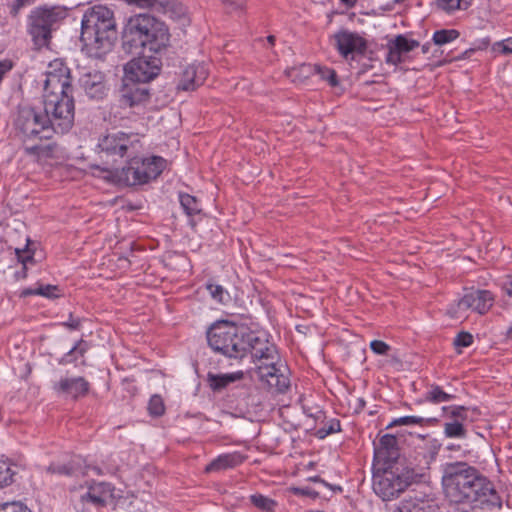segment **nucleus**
I'll return each mask as SVG.
<instances>
[{
    "mask_svg": "<svg viewBox=\"0 0 512 512\" xmlns=\"http://www.w3.org/2000/svg\"><path fill=\"white\" fill-rule=\"evenodd\" d=\"M79 85L85 94L93 100L103 99L108 92L105 75L97 70L83 73L79 78Z\"/></svg>",
    "mask_w": 512,
    "mask_h": 512,
    "instance_id": "14",
    "label": "nucleus"
},
{
    "mask_svg": "<svg viewBox=\"0 0 512 512\" xmlns=\"http://www.w3.org/2000/svg\"><path fill=\"white\" fill-rule=\"evenodd\" d=\"M442 485L450 502L468 504L483 510L501 507L500 497L492 483L465 462L448 464L442 476Z\"/></svg>",
    "mask_w": 512,
    "mask_h": 512,
    "instance_id": "2",
    "label": "nucleus"
},
{
    "mask_svg": "<svg viewBox=\"0 0 512 512\" xmlns=\"http://www.w3.org/2000/svg\"><path fill=\"white\" fill-rule=\"evenodd\" d=\"M50 152H51L50 145H47V146L34 145V146H30V147H25V153L28 155L48 156Z\"/></svg>",
    "mask_w": 512,
    "mask_h": 512,
    "instance_id": "42",
    "label": "nucleus"
},
{
    "mask_svg": "<svg viewBox=\"0 0 512 512\" xmlns=\"http://www.w3.org/2000/svg\"><path fill=\"white\" fill-rule=\"evenodd\" d=\"M62 325L70 330H77L80 327V319H74L72 313H70L68 321L63 322Z\"/></svg>",
    "mask_w": 512,
    "mask_h": 512,
    "instance_id": "47",
    "label": "nucleus"
},
{
    "mask_svg": "<svg viewBox=\"0 0 512 512\" xmlns=\"http://www.w3.org/2000/svg\"><path fill=\"white\" fill-rule=\"evenodd\" d=\"M210 348L228 358L242 359L250 353L258 379L276 392L288 389L286 367L280 363L276 346L260 336L228 321H218L207 331Z\"/></svg>",
    "mask_w": 512,
    "mask_h": 512,
    "instance_id": "1",
    "label": "nucleus"
},
{
    "mask_svg": "<svg viewBox=\"0 0 512 512\" xmlns=\"http://www.w3.org/2000/svg\"><path fill=\"white\" fill-rule=\"evenodd\" d=\"M414 469L401 463L385 466L382 473L373 476V490L384 501L391 500L405 491L417 479Z\"/></svg>",
    "mask_w": 512,
    "mask_h": 512,
    "instance_id": "9",
    "label": "nucleus"
},
{
    "mask_svg": "<svg viewBox=\"0 0 512 512\" xmlns=\"http://www.w3.org/2000/svg\"><path fill=\"white\" fill-rule=\"evenodd\" d=\"M437 7L451 14L456 10H466L470 7L472 0H435Z\"/></svg>",
    "mask_w": 512,
    "mask_h": 512,
    "instance_id": "26",
    "label": "nucleus"
},
{
    "mask_svg": "<svg viewBox=\"0 0 512 512\" xmlns=\"http://www.w3.org/2000/svg\"><path fill=\"white\" fill-rule=\"evenodd\" d=\"M472 342H473V337H472V335L470 333H468V332H460L455 337V339L453 341V344L456 347H468V346H470L472 344Z\"/></svg>",
    "mask_w": 512,
    "mask_h": 512,
    "instance_id": "41",
    "label": "nucleus"
},
{
    "mask_svg": "<svg viewBox=\"0 0 512 512\" xmlns=\"http://www.w3.org/2000/svg\"><path fill=\"white\" fill-rule=\"evenodd\" d=\"M14 474L15 472L12 470L11 465L4 460H0V487L10 485Z\"/></svg>",
    "mask_w": 512,
    "mask_h": 512,
    "instance_id": "34",
    "label": "nucleus"
},
{
    "mask_svg": "<svg viewBox=\"0 0 512 512\" xmlns=\"http://www.w3.org/2000/svg\"><path fill=\"white\" fill-rule=\"evenodd\" d=\"M338 431H340V422L338 420H332L327 428L323 427L319 429L317 434L319 435L320 438H324L327 435Z\"/></svg>",
    "mask_w": 512,
    "mask_h": 512,
    "instance_id": "45",
    "label": "nucleus"
},
{
    "mask_svg": "<svg viewBox=\"0 0 512 512\" xmlns=\"http://www.w3.org/2000/svg\"><path fill=\"white\" fill-rule=\"evenodd\" d=\"M370 348L377 355H386L390 350V346L381 340H373Z\"/></svg>",
    "mask_w": 512,
    "mask_h": 512,
    "instance_id": "43",
    "label": "nucleus"
},
{
    "mask_svg": "<svg viewBox=\"0 0 512 512\" xmlns=\"http://www.w3.org/2000/svg\"><path fill=\"white\" fill-rule=\"evenodd\" d=\"M493 50L500 51L502 54H512V37L496 42Z\"/></svg>",
    "mask_w": 512,
    "mask_h": 512,
    "instance_id": "44",
    "label": "nucleus"
},
{
    "mask_svg": "<svg viewBox=\"0 0 512 512\" xmlns=\"http://www.w3.org/2000/svg\"><path fill=\"white\" fill-rule=\"evenodd\" d=\"M266 39H267V42H268V44H269L270 46H273V45L275 44V40H276V39H275V36H273V35H269Z\"/></svg>",
    "mask_w": 512,
    "mask_h": 512,
    "instance_id": "52",
    "label": "nucleus"
},
{
    "mask_svg": "<svg viewBox=\"0 0 512 512\" xmlns=\"http://www.w3.org/2000/svg\"><path fill=\"white\" fill-rule=\"evenodd\" d=\"M148 411L152 416H161L165 411L163 399L160 395H153L148 403Z\"/></svg>",
    "mask_w": 512,
    "mask_h": 512,
    "instance_id": "36",
    "label": "nucleus"
},
{
    "mask_svg": "<svg viewBox=\"0 0 512 512\" xmlns=\"http://www.w3.org/2000/svg\"><path fill=\"white\" fill-rule=\"evenodd\" d=\"M43 104L46 112L57 119L62 133L67 132L74 120V98L70 69L60 61L49 65L43 85Z\"/></svg>",
    "mask_w": 512,
    "mask_h": 512,
    "instance_id": "3",
    "label": "nucleus"
},
{
    "mask_svg": "<svg viewBox=\"0 0 512 512\" xmlns=\"http://www.w3.org/2000/svg\"><path fill=\"white\" fill-rule=\"evenodd\" d=\"M393 512H435L433 507L423 502H417L413 499H404Z\"/></svg>",
    "mask_w": 512,
    "mask_h": 512,
    "instance_id": "23",
    "label": "nucleus"
},
{
    "mask_svg": "<svg viewBox=\"0 0 512 512\" xmlns=\"http://www.w3.org/2000/svg\"><path fill=\"white\" fill-rule=\"evenodd\" d=\"M89 466L85 464V460L78 455L71 457L68 463H51L47 467V471L52 474H60L66 476L86 475Z\"/></svg>",
    "mask_w": 512,
    "mask_h": 512,
    "instance_id": "19",
    "label": "nucleus"
},
{
    "mask_svg": "<svg viewBox=\"0 0 512 512\" xmlns=\"http://www.w3.org/2000/svg\"><path fill=\"white\" fill-rule=\"evenodd\" d=\"M179 201H180V204H181L184 212L188 216H194L201 212V206L196 197H194L190 194L180 193Z\"/></svg>",
    "mask_w": 512,
    "mask_h": 512,
    "instance_id": "28",
    "label": "nucleus"
},
{
    "mask_svg": "<svg viewBox=\"0 0 512 512\" xmlns=\"http://www.w3.org/2000/svg\"><path fill=\"white\" fill-rule=\"evenodd\" d=\"M443 433L450 439H465L468 434L465 424L457 421H447L444 424Z\"/></svg>",
    "mask_w": 512,
    "mask_h": 512,
    "instance_id": "24",
    "label": "nucleus"
},
{
    "mask_svg": "<svg viewBox=\"0 0 512 512\" xmlns=\"http://www.w3.org/2000/svg\"><path fill=\"white\" fill-rule=\"evenodd\" d=\"M243 461L244 457L238 452L221 454L206 466L205 472H220L234 468L240 465Z\"/></svg>",
    "mask_w": 512,
    "mask_h": 512,
    "instance_id": "21",
    "label": "nucleus"
},
{
    "mask_svg": "<svg viewBox=\"0 0 512 512\" xmlns=\"http://www.w3.org/2000/svg\"><path fill=\"white\" fill-rule=\"evenodd\" d=\"M166 161L160 156L128 157L127 165L122 168H105L112 177L129 186L142 185L156 179L165 169Z\"/></svg>",
    "mask_w": 512,
    "mask_h": 512,
    "instance_id": "7",
    "label": "nucleus"
},
{
    "mask_svg": "<svg viewBox=\"0 0 512 512\" xmlns=\"http://www.w3.org/2000/svg\"><path fill=\"white\" fill-rule=\"evenodd\" d=\"M459 35L455 29H442L434 32L432 40L435 45L442 46L456 40Z\"/></svg>",
    "mask_w": 512,
    "mask_h": 512,
    "instance_id": "31",
    "label": "nucleus"
},
{
    "mask_svg": "<svg viewBox=\"0 0 512 512\" xmlns=\"http://www.w3.org/2000/svg\"><path fill=\"white\" fill-rule=\"evenodd\" d=\"M154 0H127L129 4H136L140 7H149Z\"/></svg>",
    "mask_w": 512,
    "mask_h": 512,
    "instance_id": "50",
    "label": "nucleus"
},
{
    "mask_svg": "<svg viewBox=\"0 0 512 512\" xmlns=\"http://www.w3.org/2000/svg\"><path fill=\"white\" fill-rule=\"evenodd\" d=\"M392 43L401 53H408L419 46L418 41L408 39L404 35L396 36Z\"/></svg>",
    "mask_w": 512,
    "mask_h": 512,
    "instance_id": "33",
    "label": "nucleus"
},
{
    "mask_svg": "<svg viewBox=\"0 0 512 512\" xmlns=\"http://www.w3.org/2000/svg\"><path fill=\"white\" fill-rule=\"evenodd\" d=\"M206 288L211 297L219 303H225L229 298L228 292L221 285L208 283Z\"/></svg>",
    "mask_w": 512,
    "mask_h": 512,
    "instance_id": "35",
    "label": "nucleus"
},
{
    "mask_svg": "<svg viewBox=\"0 0 512 512\" xmlns=\"http://www.w3.org/2000/svg\"><path fill=\"white\" fill-rule=\"evenodd\" d=\"M244 376L242 371H237L228 374H208V382L212 390L220 391L225 388L228 384L242 379Z\"/></svg>",
    "mask_w": 512,
    "mask_h": 512,
    "instance_id": "22",
    "label": "nucleus"
},
{
    "mask_svg": "<svg viewBox=\"0 0 512 512\" xmlns=\"http://www.w3.org/2000/svg\"><path fill=\"white\" fill-rule=\"evenodd\" d=\"M442 410L447 413V417L450 421L465 423L468 418V408L465 406H444Z\"/></svg>",
    "mask_w": 512,
    "mask_h": 512,
    "instance_id": "32",
    "label": "nucleus"
},
{
    "mask_svg": "<svg viewBox=\"0 0 512 512\" xmlns=\"http://www.w3.org/2000/svg\"><path fill=\"white\" fill-rule=\"evenodd\" d=\"M374 457L377 461L383 462L384 465H394L398 462L399 449L397 446V438L391 434L383 435L378 444L374 448Z\"/></svg>",
    "mask_w": 512,
    "mask_h": 512,
    "instance_id": "16",
    "label": "nucleus"
},
{
    "mask_svg": "<svg viewBox=\"0 0 512 512\" xmlns=\"http://www.w3.org/2000/svg\"><path fill=\"white\" fill-rule=\"evenodd\" d=\"M341 1L344 2L348 6H353L356 2V0H341Z\"/></svg>",
    "mask_w": 512,
    "mask_h": 512,
    "instance_id": "53",
    "label": "nucleus"
},
{
    "mask_svg": "<svg viewBox=\"0 0 512 512\" xmlns=\"http://www.w3.org/2000/svg\"><path fill=\"white\" fill-rule=\"evenodd\" d=\"M454 398L453 395L446 393L438 385H431L430 389L425 393V401L438 404L442 402H448Z\"/></svg>",
    "mask_w": 512,
    "mask_h": 512,
    "instance_id": "29",
    "label": "nucleus"
},
{
    "mask_svg": "<svg viewBox=\"0 0 512 512\" xmlns=\"http://www.w3.org/2000/svg\"><path fill=\"white\" fill-rule=\"evenodd\" d=\"M331 44L346 59L351 54H363L367 47L366 40L360 34L346 29L333 34Z\"/></svg>",
    "mask_w": 512,
    "mask_h": 512,
    "instance_id": "13",
    "label": "nucleus"
},
{
    "mask_svg": "<svg viewBox=\"0 0 512 512\" xmlns=\"http://www.w3.org/2000/svg\"><path fill=\"white\" fill-rule=\"evenodd\" d=\"M24 0H14V3L11 5L10 14L13 17H17L20 10L24 7L23 6Z\"/></svg>",
    "mask_w": 512,
    "mask_h": 512,
    "instance_id": "49",
    "label": "nucleus"
},
{
    "mask_svg": "<svg viewBox=\"0 0 512 512\" xmlns=\"http://www.w3.org/2000/svg\"><path fill=\"white\" fill-rule=\"evenodd\" d=\"M506 293L512 297V275L507 276V281L504 284Z\"/></svg>",
    "mask_w": 512,
    "mask_h": 512,
    "instance_id": "51",
    "label": "nucleus"
},
{
    "mask_svg": "<svg viewBox=\"0 0 512 512\" xmlns=\"http://www.w3.org/2000/svg\"><path fill=\"white\" fill-rule=\"evenodd\" d=\"M401 55L402 53L398 51L394 44L391 42L389 46V52L387 54V62L398 64L402 61Z\"/></svg>",
    "mask_w": 512,
    "mask_h": 512,
    "instance_id": "46",
    "label": "nucleus"
},
{
    "mask_svg": "<svg viewBox=\"0 0 512 512\" xmlns=\"http://www.w3.org/2000/svg\"><path fill=\"white\" fill-rule=\"evenodd\" d=\"M58 291L59 289L55 285H39L35 289H24L21 292V296L27 297L30 295H40L49 299H53L59 297Z\"/></svg>",
    "mask_w": 512,
    "mask_h": 512,
    "instance_id": "27",
    "label": "nucleus"
},
{
    "mask_svg": "<svg viewBox=\"0 0 512 512\" xmlns=\"http://www.w3.org/2000/svg\"><path fill=\"white\" fill-rule=\"evenodd\" d=\"M169 40L165 23L147 13L130 17L122 32L123 49L133 55L144 54L145 50L161 53L167 48Z\"/></svg>",
    "mask_w": 512,
    "mask_h": 512,
    "instance_id": "4",
    "label": "nucleus"
},
{
    "mask_svg": "<svg viewBox=\"0 0 512 512\" xmlns=\"http://www.w3.org/2000/svg\"><path fill=\"white\" fill-rule=\"evenodd\" d=\"M507 336L512 339V327L508 330Z\"/></svg>",
    "mask_w": 512,
    "mask_h": 512,
    "instance_id": "56",
    "label": "nucleus"
},
{
    "mask_svg": "<svg viewBox=\"0 0 512 512\" xmlns=\"http://www.w3.org/2000/svg\"><path fill=\"white\" fill-rule=\"evenodd\" d=\"M0 512H31L18 502H7L0 505Z\"/></svg>",
    "mask_w": 512,
    "mask_h": 512,
    "instance_id": "40",
    "label": "nucleus"
},
{
    "mask_svg": "<svg viewBox=\"0 0 512 512\" xmlns=\"http://www.w3.org/2000/svg\"><path fill=\"white\" fill-rule=\"evenodd\" d=\"M149 96V89L146 85L132 82L124 84L120 90L118 102L122 108H132L147 102Z\"/></svg>",
    "mask_w": 512,
    "mask_h": 512,
    "instance_id": "15",
    "label": "nucleus"
},
{
    "mask_svg": "<svg viewBox=\"0 0 512 512\" xmlns=\"http://www.w3.org/2000/svg\"><path fill=\"white\" fill-rule=\"evenodd\" d=\"M53 389L58 394H64L74 399L85 396L89 391V383L83 377L61 378L53 384Z\"/></svg>",
    "mask_w": 512,
    "mask_h": 512,
    "instance_id": "17",
    "label": "nucleus"
},
{
    "mask_svg": "<svg viewBox=\"0 0 512 512\" xmlns=\"http://www.w3.org/2000/svg\"><path fill=\"white\" fill-rule=\"evenodd\" d=\"M30 239H27V244L24 248H16L15 254L18 258V260L23 264L24 268L29 262L33 261V253L29 249Z\"/></svg>",
    "mask_w": 512,
    "mask_h": 512,
    "instance_id": "39",
    "label": "nucleus"
},
{
    "mask_svg": "<svg viewBox=\"0 0 512 512\" xmlns=\"http://www.w3.org/2000/svg\"><path fill=\"white\" fill-rule=\"evenodd\" d=\"M221 2L234 10L242 9L245 3L244 0H221Z\"/></svg>",
    "mask_w": 512,
    "mask_h": 512,
    "instance_id": "48",
    "label": "nucleus"
},
{
    "mask_svg": "<svg viewBox=\"0 0 512 512\" xmlns=\"http://www.w3.org/2000/svg\"><path fill=\"white\" fill-rule=\"evenodd\" d=\"M250 501L255 507L264 512H273L277 506V502L274 499L262 494L251 495Z\"/></svg>",
    "mask_w": 512,
    "mask_h": 512,
    "instance_id": "30",
    "label": "nucleus"
},
{
    "mask_svg": "<svg viewBox=\"0 0 512 512\" xmlns=\"http://www.w3.org/2000/svg\"><path fill=\"white\" fill-rule=\"evenodd\" d=\"M494 297L488 290H475L465 294L458 300L456 305H452L448 313L451 317H458L459 312H465L469 309L479 313L485 314L493 306Z\"/></svg>",
    "mask_w": 512,
    "mask_h": 512,
    "instance_id": "12",
    "label": "nucleus"
},
{
    "mask_svg": "<svg viewBox=\"0 0 512 512\" xmlns=\"http://www.w3.org/2000/svg\"><path fill=\"white\" fill-rule=\"evenodd\" d=\"M358 403H359V408H361V409H362V408H364V406H365V401H364L362 398H359V399H358Z\"/></svg>",
    "mask_w": 512,
    "mask_h": 512,
    "instance_id": "55",
    "label": "nucleus"
},
{
    "mask_svg": "<svg viewBox=\"0 0 512 512\" xmlns=\"http://www.w3.org/2000/svg\"><path fill=\"white\" fill-rule=\"evenodd\" d=\"M65 10L59 7L40 6L34 8L27 18V33L35 49L48 47L52 33L65 18Z\"/></svg>",
    "mask_w": 512,
    "mask_h": 512,
    "instance_id": "8",
    "label": "nucleus"
},
{
    "mask_svg": "<svg viewBox=\"0 0 512 512\" xmlns=\"http://www.w3.org/2000/svg\"><path fill=\"white\" fill-rule=\"evenodd\" d=\"M207 77V71L202 65L188 66L182 75V79L178 83V89L188 91L194 90L199 85L203 84Z\"/></svg>",
    "mask_w": 512,
    "mask_h": 512,
    "instance_id": "20",
    "label": "nucleus"
},
{
    "mask_svg": "<svg viewBox=\"0 0 512 512\" xmlns=\"http://www.w3.org/2000/svg\"><path fill=\"white\" fill-rule=\"evenodd\" d=\"M80 39L92 57H104L117 39L114 12L103 5L87 9L81 21Z\"/></svg>",
    "mask_w": 512,
    "mask_h": 512,
    "instance_id": "5",
    "label": "nucleus"
},
{
    "mask_svg": "<svg viewBox=\"0 0 512 512\" xmlns=\"http://www.w3.org/2000/svg\"><path fill=\"white\" fill-rule=\"evenodd\" d=\"M316 74L323 80H326L331 86L338 85L337 74L334 69L316 66L315 67Z\"/></svg>",
    "mask_w": 512,
    "mask_h": 512,
    "instance_id": "37",
    "label": "nucleus"
},
{
    "mask_svg": "<svg viewBox=\"0 0 512 512\" xmlns=\"http://www.w3.org/2000/svg\"><path fill=\"white\" fill-rule=\"evenodd\" d=\"M89 349L87 341L79 340L59 361L60 364H69L75 361L78 357H84Z\"/></svg>",
    "mask_w": 512,
    "mask_h": 512,
    "instance_id": "25",
    "label": "nucleus"
},
{
    "mask_svg": "<svg viewBox=\"0 0 512 512\" xmlns=\"http://www.w3.org/2000/svg\"><path fill=\"white\" fill-rule=\"evenodd\" d=\"M424 422V418L418 417V416H403L400 418L394 419L392 422H390L387 425V429L392 428L394 426H400V425H421Z\"/></svg>",
    "mask_w": 512,
    "mask_h": 512,
    "instance_id": "38",
    "label": "nucleus"
},
{
    "mask_svg": "<svg viewBox=\"0 0 512 512\" xmlns=\"http://www.w3.org/2000/svg\"><path fill=\"white\" fill-rule=\"evenodd\" d=\"M92 469H93L97 474H101V471H100V469H99V468H97V467H93Z\"/></svg>",
    "mask_w": 512,
    "mask_h": 512,
    "instance_id": "57",
    "label": "nucleus"
},
{
    "mask_svg": "<svg viewBox=\"0 0 512 512\" xmlns=\"http://www.w3.org/2000/svg\"><path fill=\"white\" fill-rule=\"evenodd\" d=\"M14 128L23 141L35 139H49L54 132L62 133L57 119L44 110L31 106H19L14 118Z\"/></svg>",
    "mask_w": 512,
    "mask_h": 512,
    "instance_id": "6",
    "label": "nucleus"
},
{
    "mask_svg": "<svg viewBox=\"0 0 512 512\" xmlns=\"http://www.w3.org/2000/svg\"><path fill=\"white\" fill-rule=\"evenodd\" d=\"M101 157L112 158L113 162L123 157L138 154L142 149L140 137L135 133L116 131L101 137L98 142Z\"/></svg>",
    "mask_w": 512,
    "mask_h": 512,
    "instance_id": "10",
    "label": "nucleus"
},
{
    "mask_svg": "<svg viewBox=\"0 0 512 512\" xmlns=\"http://www.w3.org/2000/svg\"><path fill=\"white\" fill-rule=\"evenodd\" d=\"M114 488L110 483L99 482L89 487L88 491L81 495L83 503H91L96 507H103L108 500L113 498Z\"/></svg>",
    "mask_w": 512,
    "mask_h": 512,
    "instance_id": "18",
    "label": "nucleus"
},
{
    "mask_svg": "<svg viewBox=\"0 0 512 512\" xmlns=\"http://www.w3.org/2000/svg\"><path fill=\"white\" fill-rule=\"evenodd\" d=\"M428 50H429V44H428V43H427V44H424V45L422 46V52H423L424 54H426V53L428 52Z\"/></svg>",
    "mask_w": 512,
    "mask_h": 512,
    "instance_id": "54",
    "label": "nucleus"
},
{
    "mask_svg": "<svg viewBox=\"0 0 512 512\" xmlns=\"http://www.w3.org/2000/svg\"><path fill=\"white\" fill-rule=\"evenodd\" d=\"M160 59L154 56H142L128 62L125 66L127 78L132 82L146 85L160 72Z\"/></svg>",
    "mask_w": 512,
    "mask_h": 512,
    "instance_id": "11",
    "label": "nucleus"
}]
</instances>
